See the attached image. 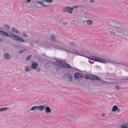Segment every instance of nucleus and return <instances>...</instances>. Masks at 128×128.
Segmentation results:
<instances>
[{
    "label": "nucleus",
    "instance_id": "1",
    "mask_svg": "<svg viewBox=\"0 0 128 128\" xmlns=\"http://www.w3.org/2000/svg\"><path fill=\"white\" fill-rule=\"evenodd\" d=\"M109 24L113 28H109L108 30L110 34L112 36L118 35L122 36L128 34V29L120 24L114 21H111Z\"/></svg>",
    "mask_w": 128,
    "mask_h": 128
},
{
    "label": "nucleus",
    "instance_id": "2",
    "mask_svg": "<svg viewBox=\"0 0 128 128\" xmlns=\"http://www.w3.org/2000/svg\"><path fill=\"white\" fill-rule=\"evenodd\" d=\"M80 55L85 57L88 58V59L94 61L95 62H100L103 63H114V64L116 65V64H122L121 63H116L113 60H106L103 59L98 58L96 56H91L89 57H88L83 55Z\"/></svg>",
    "mask_w": 128,
    "mask_h": 128
},
{
    "label": "nucleus",
    "instance_id": "3",
    "mask_svg": "<svg viewBox=\"0 0 128 128\" xmlns=\"http://www.w3.org/2000/svg\"><path fill=\"white\" fill-rule=\"evenodd\" d=\"M10 35L7 32L2 30H0V34L4 36H9V37L12 38L15 41L19 42H25L26 41L21 38L20 37L10 32H9Z\"/></svg>",
    "mask_w": 128,
    "mask_h": 128
},
{
    "label": "nucleus",
    "instance_id": "4",
    "mask_svg": "<svg viewBox=\"0 0 128 128\" xmlns=\"http://www.w3.org/2000/svg\"><path fill=\"white\" fill-rule=\"evenodd\" d=\"M84 78H85L86 79L90 80H99L100 82H107V84L112 83V82H107L102 81V79L96 76L91 74H84Z\"/></svg>",
    "mask_w": 128,
    "mask_h": 128
},
{
    "label": "nucleus",
    "instance_id": "5",
    "mask_svg": "<svg viewBox=\"0 0 128 128\" xmlns=\"http://www.w3.org/2000/svg\"><path fill=\"white\" fill-rule=\"evenodd\" d=\"M64 116L67 118L69 121L71 122L74 120L75 118L74 113L71 111L66 112L64 114Z\"/></svg>",
    "mask_w": 128,
    "mask_h": 128
},
{
    "label": "nucleus",
    "instance_id": "6",
    "mask_svg": "<svg viewBox=\"0 0 128 128\" xmlns=\"http://www.w3.org/2000/svg\"><path fill=\"white\" fill-rule=\"evenodd\" d=\"M73 8L70 6H66L64 7L62 10V11L64 12H68L70 14H72L73 11Z\"/></svg>",
    "mask_w": 128,
    "mask_h": 128
},
{
    "label": "nucleus",
    "instance_id": "7",
    "mask_svg": "<svg viewBox=\"0 0 128 128\" xmlns=\"http://www.w3.org/2000/svg\"><path fill=\"white\" fill-rule=\"evenodd\" d=\"M64 63V62H62L57 60L55 62L54 64L55 66L60 67L63 68Z\"/></svg>",
    "mask_w": 128,
    "mask_h": 128
},
{
    "label": "nucleus",
    "instance_id": "8",
    "mask_svg": "<svg viewBox=\"0 0 128 128\" xmlns=\"http://www.w3.org/2000/svg\"><path fill=\"white\" fill-rule=\"evenodd\" d=\"M79 77L82 78L83 77V76L82 74L78 72H76L74 74V78L76 80H78Z\"/></svg>",
    "mask_w": 128,
    "mask_h": 128
},
{
    "label": "nucleus",
    "instance_id": "9",
    "mask_svg": "<svg viewBox=\"0 0 128 128\" xmlns=\"http://www.w3.org/2000/svg\"><path fill=\"white\" fill-rule=\"evenodd\" d=\"M38 66L37 63L34 62H32L31 65V67L33 69H36L37 68Z\"/></svg>",
    "mask_w": 128,
    "mask_h": 128
},
{
    "label": "nucleus",
    "instance_id": "10",
    "mask_svg": "<svg viewBox=\"0 0 128 128\" xmlns=\"http://www.w3.org/2000/svg\"><path fill=\"white\" fill-rule=\"evenodd\" d=\"M63 68H66L68 69H70L71 68H73L69 64H67L66 62L64 63Z\"/></svg>",
    "mask_w": 128,
    "mask_h": 128
},
{
    "label": "nucleus",
    "instance_id": "11",
    "mask_svg": "<svg viewBox=\"0 0 128 128\" xmlns=\"http://www.w3.org/2000/svg\"><path fill=\"white\" fill-rule=\"evenodd\" d=\"M37 109H38L37 106H34L30 108V110H28V111L26 112V113H27L28 112H30V110L35 111Z\"/></svg>",
    "mask_w": 128,
    "mask_h": 128
},
{
    "label": "nucleus",
    "instance_id": "12",
    "mask_svg": "<svg viewBox=\"0 0 128 128\" xmlns=\"http://www.w3.org/2000/svg\"><path fill=\"white\" fill-rule=\"evenodd\" d=\"M45 112L47 114L50 113L51 112V110L49 106H46L45 108Z\"/></svg>",
    "mask_w": 128,
    "mask_h": 128
},
{
    "label": "nucleus",
    "instance_id": "13",
    "mask_svg": "<svg viewBox=\"0 0 128 128\" xmlns=\"http://www.w3.org/2000/svg\"><path fill=\"white\" fill-rule=\"evenodd\" d=\"M38 109L40 111H42L44 108V106L43 105H40L37 106Z\"/></svg>",
    "mask_w": 128,
    "mask_h": 128
},
{
    "label": "nucleus",
    "instance_id": "14",
    "mask_svg": "<svg viewBox=\"0 0 128 128\" xmlns=\"http://www.w3.org/2000/svg\"><path fill=\"white\" fill-rule=\"evenodd\" d=\"M4 58L6 60L9 59L10 57V54L7 53H6L4 56Z\"/></svg>",
    "mask_w": 128,
    "mask_h": 128
},
{
    "label": "nucleus",
    "instance_id": "15",
    "mask_svg": "<svg viewBox=\"0 0 128 128\" xmlns=\"http://www.w3.org/2000/svg\"><path fill=\"white\" fill-rule=\"evenodd\" d=\"M119 128H128V124H124L119 126Z\"/></svg>",
    "mask_w": 128,
    "mask_h": 128
},
{
    "label": "nucleus",
    "instance_id": "16",
    "mask_svg": "<svg viewBox=\"0 0 128 128\" xmlns=\"http://www.w3.org/2000/svg\"><path fill=\"white\" fill-rule=\"evenodd\" d=\"M37 3L40 4L43 7H47L48 6L46 5L44 3L42 2H37Z\"/></svg>",
    "mask_w": 128,
    "mask_h": 128
},
{
    "label": "nucleus",
    "instance_id": "17",
    "mask_svg": "<svg viewBox=\"0 0 128 128\" xmlns=\"http://www.w3.org/2000/svg\"><path fill=\"white\" fill-rule=\"evenodd\" d=\"M118 108L116 106H114L113 107L112 110L113 112H114L117 110Z\"/></svg>",
    "mask_w": 128,
    "mask_h": 128
},
{
    "label": "nucleus",
    "instance_id": "18",
    "mask_svg": "<svg viewBox=\"0 0 128 128\" xmlns=\"http://www.w3.org/2000/svg\"><path fill=\"white\" fill-rule=\"evenodd\" d=\"M51 39L52 41L53 42H56V40L55 38V36L52 35L51 36Z\"/></svg>",
    "mask_w": 128,
    "mask_h": 128
},
{
    "label": "nucleus",
    "instance_id": "19",
    "mask_svg": "<svg viewBox=\"0 0 128 128\" xmlns=\"http://www.w3.org/2000/svg\"><path fill=\"white\" fill-rule=\"evenodd\" d=\"M25 69L26 71L28 72L31 70V68L28 66H27L25 68Z\"/></svg>",
    "mask_w": 128,
    "mask_h": 128
},
{
    "label": "nucleus",
    "instance_id": "20",
    "mask_svg": "<svg viewBox=\"0 0 128 128\" xmlns=\"http://www.w3.org/2000/svg\"><path fill=\"white\" fill-rule=\"evenodd\" d=\"M93 23V22L92 20H88L87 21V24L88 25H91V24Z\"/></svg>",
    "mask_w": 128,
    "mask_h": 128
},
{
    "label": "nucleus",
    "instance_id": "21",
    "mask_svg": "<svg viewBox=\"0 0 128 128\" xmlns=\"http://www.w3.org/2000/svg\"><path fill=\"white\" fill-rule=\"evenodd\" d=\"M8 109V107H5L2 108H0V112H2L5 111L7 110Z\"/></svg>",
    "mask_w": 128,
    "mask_h": 128
},
{
    "label": "nucleus",
    "instance_id": "22",
    "mask_svg": "<svg viewBox=\"0 0 128 128\" xmlns=\"http://www.w3.org/2000/svg\"><path fill=\"white\" fill-rule=\"evenodd\" d=\"M52 46L54 48H57L59 50H63L62 48H58V47L56 46H54V44H52Z\"/></svg>",
    "mask_w": 128,
    "mask_h": 128
},
{
    "label": "nucleus",
    "instance_id": "23",
    "mask_svg": "<svg viewBox=\"0 0 128 128\" xmlns=\"http://www.w3.org/2000/svg\"><path fill=\"white\" fill-rule=\"evenodd\" d=\"M68 76L70 79L72 80L73 79L72 75L71 74H68Z\"/></svg>",
    "mask_w": 128,
    "mask_h": 128
},
{
    "label": "nucleus",
    "instance_id": "24",
    "mask_svg": "<svg viewBox=\"0 0 128 128\" xmlns=\"http://www.w3.org/2000/svg\"><path fill=\"white\" fill-rule=\"evenodd\" d=\"M12 30L14 32L18 33V31L15 28H13L12 29Z\"/></svg>",
    "mask_w": 128,
    "mask_h": 128
},
{
    "label": "nucleus",
    "instance_id": "25",
    "mask_svg": "<svg viewBox=\"0 0 128 128\" xmlns=\"http://www.w3.org/2000/svg\"><path fill=\"white\" fill-rule=\"evenodd\" d=\"M85 6L82 5H79V9H82Z\"/></svg>",
    "mask_w": 128,
    "mask_h": 128
},
{
    "label": "nucleus",
    "instance_id": "26",
    "mask_svg": "<svg viewBox=\"0 0 128 128\" xmlns=\"http://www.w3.org/2000/svg\"><path fill=\"white\" fill-rule=\"evenodd\" d=\"M70 44L73 46H76V43H74L73 42H71L70 43Z\"/></svg>",
    "mask_w": 128,
    "mask_h": 128
},
{
    "label": "nucleus",
    "instance_id": "27",
    "mask_svg": "<svg viewBox=\"0 0 128 128\" xmlns=\"http://www.w3.org/2000/svg\"><path fill=\"white\" fill-rule=\"evenodd\" d=\"M4 26V27L6 28L9 29L10 28L9 26L6 24H5Z\"/></svg>",
    "mask_w": 128,
    "mask_h": 128
},
{
    "label": "nucleus",
    "instance_id": "28",
    "mask_svg": "<svg viewBox=\"0 0 128 128\" xmlns=\"http://www.w3.org/2000/svg\"><path fill=\"white\" fill-rule=\"evenodd\" d=\"M26 49H24L20 51H19V52L20 54H22L23 53L24 51H26Z\"/></svg>",
    "mask_w": 128,
    "mask_h": 128
},
{
    "label": "nucleus",
    "instance_id": "29",
    "mask_svg": "<svg viewBox=\"0 0 128 128\" xmlns=\"http://www.w3.org/2000/svg\"><path fill=\"white\" fill-rule=\"evenodd\" d=\"M31 55L28 56L27 57V58H26V60L27 61L29 60H30V58H31Z\"/></svg>",
    "mask_w": 128,
    "mask_h": 128
},
{
    "label": "nucleus",
    "instance_id": "30",
    "mask_svg": "<svg viewBox=\"0 0 128 128\" xmlns=\"http://www.w3.org/2000/svg\"><path fill=\"white\" fill-rule=\"evenodd\" d=\"M79 5H78V6H74L72 8H73V9L75 8H78V9H79Z\"/></svg>",
    "mask_w": 128,
    "mask_h": 128
},
{
    "label": "nucleus",
    "instance_id": "31",
    "mask_svg": "<svg viewBox=\"0 0 128 128\" xmlns=\"http://www.w3.org/2000/svg\"><path fill=\"white\" fill-rule=\"evenodd\" d=\"M46 1L48 3H50L52 1V0H44V1Z\"/></svg>",
    "mask_w": 128,
    "mask_h": 128
},
{
    "label": "nucleus",
    "instance_id": "32",
    "mask_svg": "<svg viewBox=\"0 0 128 128\" xmlns=\"http://www.w3.org/2000/svg\"><path fill=\"white\" fill-rule=\"evenodd\" d=\"M36 71L38 72H40V68H38L36 70Z\"/></svg>",
    "mask_w": 128,
    "mask_h": 128
},
{
    "label": "nucleus",
    "instance_id": "33",
    "mask_svg": "<svg viewBox=\"0 0 128 128\" xmlns=\"http://www.w3.org/2000/svg\"><path fill=\"white\" fill-rule=\"evenodd\" d=\"M117 112L118 113H119L121 112V110L120 108H118L117 110H116Z\"/></svg>",
    "mask_w": 128,
    "mask_h": 128
},
{
    "label": "nucleus",
    "instance_id": "34",
    "mask_svg": "<svg viewBox=\"0 0 128 128\" xmlns=\"http://www.w3.org/2000/svg\"><path fill=\"white\" fill-rule=\"evenodd\" d=\"M115 88H116L117 89L119 90V89H120V86H118V85L116 86H115Z\"/></svg>",
    "mask_w": 128,
    "mask_h": 128
},
{
    "label": "nucleus",
    "instance_id": "35",
    "mask_svg": "<svg viewBox=\"0 0 128 128\" xmlns=\"http://www.w3.org/2000/svg\"><path fill=\"white\" fill-rule=\"evenodd\" d=\"M31 0H27L25 1V2L26 4H28L31 1Z\"/></svg>",
    "mask_w": 128,
    "mask_h": 128
},
{
    "label": "nucleus",
    "instance_id": "36",
    "mask_svg": "<svg viewBox=\"0 0 128 128\" xmlns=\"http://www.w3.org/2000/svg\"><path fill=\"white\" fill-rule=\"evenodd\" d=\"M20 89V88L19 87H18V88H16V87H15L14 88V90H18L19 89Z\"/></svg>",
    "mask_w": 128,
    "mask_h": 128
},
{
    "label": "nucleus",
    "instance_id": "37",
    "mask_svg": "<svg viewBox=\"0 0 128 128\" xmlns=\"http://www.w3.org/2000/svg\"><path fill=\"white\" fill-rule=\"evenodd\" d=\"M22 35L23 36H24L25 37H26L27 36V35H26V34L24 33H23V34H22Z\"/></svg>",
    "mask_w": 128,
    "mask_h": 128
},
{
    "label": "nucleus",
    "instance_id": "38",
    "mask_svg": "<svg viewBox=\"0 0 128 128\" xmlns=\"http://www.w3.org/2000/svg\"><path fill=\"white\" fill-rule=\"evenodd\" d=\"M90 2L91 3H93L94 2V0H90Z\"/></svg>",
    "mask_w": 128,
    "mask_h": 128
},
{
    "label": "nucleus",
    "instance_id": "39",
    "mask_svg": "<svg viewBox=\"0 0 128 128\" xmlns=\"http://www.w3.org/2000/svg\"><path fill=\"white\" fill-rule=\"evenodd\" d=\"M106 115V114H102V116H105Z\"/></svg>",
    "mask_w": 128,
    "mask_h": 128
},
{
    "label": "nucleus",
    "instance_id": "40",
    "mask_svg": "<svg viewBox=\"0 0 128 128\" xmlns=\"http://www.w3.org/2000/svg\"><path fill=\"white\" fill-rule=\"evenodd\" d=\"M64 24L66 25L68 24V22H66L65 23H64Z\"/></svg>",
    "mask_w": 128,
    "mask_h": 128
},
{
    "label": "nucleus",
    "instance_id": "41",
    "mask_svg": "<svg viewBox=\"0 0 128 128\" xmlns=\"http://www.w3.org/2000/svg\"><path fill=\"white\" fill-rule=\"evenodd\" d=\"M56 70L57 71H58V68H56Z\"/></svg>",
    "mask_w": 128,
    "mask_h": 128
},
{
    "label": "nucleus",
    "instance_id": "42",
    "mask_svg": "<svg viewBox=\"0 0 128 128\" xmlns=\"http://www.w3.org/2000/svg\"><path fill=\"white\" fill-rule=\"evenodd\" d=\"M44 107H46V104H44Z\"/></svg>",
    "mask_w": 128,
    "mask_h": 128
},
{
    "label": "nucleus",
    "instance_id": "43",
    "mask_svg": "<svg viewBox=\"0 0 128 128\" xmlns=\"http://www.w3.org/2000/svg\"><path fill=\"white\" fill-rule=\"evenodd\" d=\"M74 53L76 54H78V53H77V52H74Z\"/></svg>",
    "mask_w": 128,
    "mask_h": 128
},
{
    "label": "nucleus",
    "instance_id": "44",
    "mask_svg": "<svg viewBox=\"0 0 128 128\" xmlns=\"http://www.w3.org/2000/svg\"><path fill=\"white\" fill-rule=\"evenodd\" d=\"M68 52H69V53L70 52H70V51H68Z\"/></svg>",
    "mask_w": 128,
    "mask_h": 128
},
{
    "label": "nucleus",
    "instance_id": "45",
    "mask_svg": "<svg viewBox=\"0 0 128 128\" xmlns=\"http://www.w3.org/2000/svg\"><path fill=\"white\" fill-rule=\"evenodd\" d=\"M128 78H126L125 79V80H128Z\"/></svg>",
    "mask_w": 128,
    "mask_h": 128
},
{
    "label": "nucleus",
    "instance_id": "46",
    "mask_svg": "<svg viewBox=\"0 0 128 128\" xmlns=\"http://www.w3.org/2000/svg\"><path fill=\"white\" fill-rule=\"evenodd\" d=\"M1 38H0V42L1 41Z\"/></svg>",
    "mask_w": 128,
    "mask_h": 128
},
{
    "label": "nucleus",
    "instance_id": "47",
    "mask_svg": "<svg viewBox=\"0 0 128 128\" xmlns=\"http://www.w3.org/2000/svg\"><path fill=\"white\" fill-rule=\"evenodd\" d=\"M45 47H46V48H48V47H46V46Z\"/></svg>",
    "mask_w": 128,
    "mask_h": 128
},
{
    "label": "nucleus",
    "instance_id": "48",
    "mask_svg": "<svg viewBox=\"0 0 128 128\" xmlns=\"http://www.w3.org/2000/svg\"><path fill=\"white\" fill-rule=\"evenodd\" d=\"M73 21H75V20H73Z\"/></svg>",
    "mask_w": 128,
    "mask_h": 128
}]
</instances>
